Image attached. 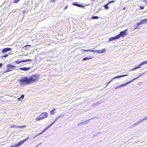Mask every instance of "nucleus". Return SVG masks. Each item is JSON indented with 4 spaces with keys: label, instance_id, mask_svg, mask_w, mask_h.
I'll return each instance as SVG.
<instances>
[{
    "label": "nucleus",
    "instance_id": "obj_44",
    "mask_svg": "<svg viewBox=\"0 0 147 147\" xmlns=\"http://www.w3.org/2000/svg\"><path fill=\"white\" fill-rule=\"evenodd\" d=\"M58 119V118H57L55 120V121Z\"/></svg>",
    "mask_w": 147,
    "mask_h": 147
},
{
    "label": "nucleus",
    "instance_id": "obj_35",
    "mask_svg": "<svg viewBox=\"0 0 147 147\" xmlns=\"http://www.w3.org/2000/svg\"><path fill=\"white\" fill-rule=\"evenodd\" d=\"M142 24V23H141L140 21V22H139L137 23L138 26L140 25V24Z\"/></svg>",
    "mask_w": 147,
    "mask_h": 147
},
{
    "label": "nucleus",
    "instance_id": "obj_46",
    "mask_svg": "<svg viewBox=\"0 0 147 147\" xmlns=\"http://www.w3.org/2000/svg\"><path fill=\"white\" fill-rule=\"evenodd\" d=\"M125 7L123 8V10H125Z\"/></svg>",
    "mask_w": 147,
    "mask_h": 147
},
{
    "label": "nucleus",
    "instance_id": "obj_13",
    "mask_svg": "<svg viewBox=\"0 0 147 147\" xmlns=\"http://www.w3.org/2000/svg\"><path fill=\"white\" fill-rule=\"evenodd\" d=\"M30 67H22L20 68L19 69L24 71H26L30 69Z\"/></svg>",
    "mask_w": 147,
    "mask_h": 147
},
{
    "label": "nucleus",
    "instance_id": "obj_14",
    "mask_svg": "<svg viewBox=\"0 0 147 147\" xmlns=\"http://www.w3.org/2000/svg\"><path fill=\"white\" fill-rule=\"evenodd\" d=\"M98 50H90L89 49L88 50H82V51H91L92 52H95V53H97V51Z\"/></svg>",
    "mask_w": 147,
    "mask_h": 147
},
{
    "label": "nucleus",
    "instance_id": "obj_12",
    "mask_svg": "<svg viewBox=\"0 0 147 147\" xmlns=\"http://www.w3.org/2000/svg\"><path fill=\"white\" fill-rule=\"evenodd\" d=\"M147 119V116L145 117L143 119L140 121H137L136 123L134 124V125L135 126L137 125V124H139L143 120L145 119Z\"/></svg>",
    "mask_w": 147,
    "mask_h": 147
},
{
    "label": "nucleus",
    "instance_id": "obj_25",
    "mask_svg": "<svg viewBox=\"0 0 147 147\" xmlns=\"http://www.w3.org/2000/svg\"><path fill=\"white\" fill-rule=\"evenodd\" d=\"M11 70H12L10 69H9L8 68H7V69L4 71V73H6V72H9V71H11Z\"/></svg>",
    "mask_w": 147,
    "mask_h": 147
},
{
    "label": "nucleus",
    "instance_id": "obj_21",
    "mask_svg": "<svg viewBox=\"0 0 147 147\" xmlns=\"http://www.w3.org/2000/svg\"><path fill=\"white\" fill-rule=\"evenodd\" d=\"M73 4L75 5H76V6H77L78 7H84V5H80V4H78L77 3H74Z\"/></svg>",
    "mask_w": 147,
    "mask_h": 147
},
{
    "label": "nucleus",
    "instance_id": "obj_28",
    "mask_svg": "<svg viewBox=\"0 0 147 147\" xmlns=\"http://www.w3.org/2000/svg\"><path fill=\"white\" fill-rule=\"evenodd\" d=\"M19 1V0H14L13 2V3H17Z\"/></svg>",
    "mask_w": 147,
    "mask_h": 147
},
{
    "label": "nucleus",
    "instance_id": "obj_40",
    "mask_svg": "<svg viewBox=\"0 0 147 147\" xmlns=\"http://www.w3.org/2000/svg\"><path fill=\"white\" fill-rule=\"evenodd\" d=\"M55 121H54V122H53L52 123H51V125H52L53 124L55 123Z\"/></svg>",
    "mask_w": 147,
    "mask_h": 147
},
{
    "label": "nucleus",
    "instance_id": "obj_43",
    "mask_svg": "<svg viewBox=\"0 0 147 147\" xmlns=\"http://www.w3.org/2000/svg\"><path fill=\"white\" fill-rule=\"evenodd\" d=\"M67 6H66V7H65L64 9H67Z\"/></svg>",
    "mask_w": 147,
    "mask_h": 147
},
{
    "label": "nucleus",
    "instance_id": "obj_41",
    "mask_svg": "<svg viewBox=\"0 0 147 147\" xmlns=\"http://www.w3.org/2000/svg\"><path fill=\"white\" fill-rule=\"evenodd\" d=\"M2 63H0V68L2 66Z\"/></svg>",
    "mask_w": 147,
    "mask_h": 147
},
{
    "label": "nucleus",
    "instance_id": "obj_10",
    "mask_svg": "<svg viewBox=\"0 0 147 147\" xmlns=\"http://www.w3.org/2000/svg\"><path fill=\"white\" fill-rule=\"evenodd\" d=\"M7 68H8L9 69H14V68L16 67V66L13 65H7Z\"/></svg>",
    "mask_w": 147,
    "mask_h": 147
},
{
    "label": "nucleus",
    "instance_id": "obj_32",
    "mask_svg": "<svg viewBox=\"0 0 147 147\" xmlns=\"http://www.w3.org/2000/svg\"><path fill=\"white\" fill-rule=\"evenodd\" d=\"M141 66V65H140V64H139V65H138V66H137V67H136V69H138V68H140V66Z\"/></svg>",
    "mask_w": 147,
    "mask_h": 147
},
{
    "label": "nucleus",
    "instance_id": "obj_33",
    "mask_svg": "<svg viewBox=\"0 0 147 147\" xmlns=\"http://www.w3.org/2000/svg\"><path fill=\"white\" fill-rule=\"evenodd\" d=\"M21 99L20 98V97H19V98H17V100H18V101L22 100H21Z\"/></svg>",
    "mask_w": 147,
    "mask_h": 147
},
{
    "label": "nucleus",
    "instance_id": "obj_29",
    "mask_svg": "<svg viewBox=\"0 0 147 147\" xmlns=\"http://www.w3.org/2000/svg\"><path fill=\"white\" fill-rule=\"evenodd\" d=\"M52 126V125H51V124H50V125H48L47 127L46 128L47 129L50 127L51 126Z\"/></svg>",
    "mask_w": 147,
    "mask_h": 147
},
{
    "label": "nucleus",
    "instance_id": "obj_36",
    "mask_svg": "<svg viewBox=\"0 0 147 147\" xmlns=\"http://www.w3.org/2000/svg\"><path fill=\"white\" fill-rule=\"evenodd\" d=\"M136 69H136V67H135V68H133L131 70V71H134V70H136Z\"/></svg>",
    "mask_w": 147,
    "mask_h": 147
},
{
    "label": "nucleus",
    "instance_id": "obj_22",
    "mask_svg": "<svg viewBox=\"0 0 147 147\" xmlns=\"http://www.w3.org/2000/svg\"><path fill=\"white\" fill-rule=\"evenodd\" d=\"M47 129L46 128L43 131H42V132H41L40 133V134H39L37 135L36 136H35L34 137H36L37 136H38V135H41V134H42V133H43L44 132H45V131H46Z\"/></svg>",
    "mask_w": 147,
    "mask_h": 147
},
{
    "label": "nucleus",
    "instance_id": "obj_37",
    "mask_svg": "<svg viewBox=\"0 0 147 147\" xmlns=\"http://www.w3.org/2000/svg\"><path fill=\"white\" fill-rule=\"evenodd\" d=\"M140 9H143L144 8V7L140 6Z\"/></svg>",
    "mask_w": 147,
    "mask_h": 147
},
{
    "label": "nucleus",
    "instance_id": "obj_26",
    "mask_svg": "<svg viewBox=\"0 0 147 147\" xmlns=\"http://www.w3.org/2000/svg\"><path fill=\"white\" fill-rule=\"evenodd\" d=\"M98 17L97 16H94L92 17V19H98Z\"/></svg>",
    "mask_w": 147,
    "mask_h": 147
},
{
    "label": "nucleus",
    "instance_id": "obj_3",
    "mask_svg": "<svg viewBox=\"0 0 147 147\" xmlns=\"http://www.w3.org/2000/svg\"><path fill=\"white\" fill-rule=\"evenodd\" d=\"M29 138V137H28L25 139L21 141L18 144H15L14 145H12L10 147H19L22 144H23L24 142H26Z\"/></svg>",
    "mask_w": 147,
    "mask_h": 147
},
{
    "label": "nucleus",
    "instance_id": "obj_5",
    "mask_svg": "<svg viewBox=\"0 0 147 147\" xmlns=\"http://www.w3.org/2000/svg\"><path fill=\"white\" fill-rule=\"evenodd\" d=\"M28 61H31V60L30 59H28L25 60H17L16 61L14 62L15 64H19L20 63H21L23 62H27Z\"/></svg>",
    "mask_w": 147,
    "mask_h": 147
},
{
    "label": "nucleus",
    "instance_id": "obj_4",
    "mask_svg": "<svg viewBox=\"0 0 147 147\" xmlns=\"http://www.w3.org/2000/svg\"><path fill=\"white\" fill-rule=\"evenodd\" d=\"M127 31V29L125 30L124 31H121L120 32L119 34L117 35L119 36L120 38L121 36L124 37V36H126V34Z\"/></svg>",
    "mask_w": 147,
    "mask_h": 147
},
{
    "label": "nucleus",
    "instance_id": "obj_24",
    "mask_svg": "<svg viewBox=\"0 0 147 147\" xmlns=\"http://www.w3.org/2000/svg\"><path fill=\"white\" fill-rule=\"evenodd\" d=\"M89 120H87L85 121H84L82 123H81L80 124H87L88 123V121Z\"/></svg>",
    "mask_w": 147,
    "mask_h": 147
},
{
    "label": "nucleus",
    "instance_id": "obj_16",
    "mask_svg": "<svg viewBox=\"0 0 147 147\" xmlns=\"http://www.w3.org/2000/svg\"><path fill=\"white\" fill-rule=\"evenodd\" d=\"M43 118L42 117H41V116L40 115V116L37 117L36 118V120L37 121H40V120H41L43 119Z\"/></svg>",
    "mask_w": 147,
    "mask_h": 147
},
{
    "label": "nucleus",
    "instance_id": "obj_42",
    "mask_svg": "<svg viewBox=\"0 0 147 147\" xmlns=\"http://www.w3.org/2000/svg\"><path fill=\"white\" fill-rule=\"evenodd\" d=\"M42 144V143H39V144H38L37 145V146H39V145H40V144Z\"/></svg>",
    "mask_w": 147,
    "mask_h": 147
},
{
    "label": "nucleus",
    "instance_id": "obj_30",
    "mask_svg": "<svg viewBox=\"0 0 147 147\" xmlns=\"http://www.w3.org/2000/svg\"><path fill=\"white\" fill-rule=\"evenodd\" d=\"M16 125H12L11 126V127L12 128H14L15 127H16Z\"/></svg>",
    "mask_w": 147,
    "mask_h": 147
},
{
    "label": "nucleus",
    "instance_id": "obj_2",
    "mask_svg": "<svg viewBox=\"0 0 147 147\" xmlns=\"http://www.w3.org/2000/svg\"><path fill=\"white\" fill-rule=\"evenodd\" d=\"M144 73L141 74H140V75H139L136 78H134L132 80H131V81H129V82H127V83H125V84H122V85H119V86H118L117 87H116L115 88V89H117L118 88H121V87H124L125 86L127 85V84H129V83L131 82H132V81H134V80H135L137 79H138V78H139L140 76H142L143 75H144Z\"/></svg>",
    "mask_w": 147,
    "mask_h": 147
},
{
    "label": "nucleus",
    "instance_id": "obj_45",
    "mask_svg": "<svg viewBox=\"0 0 147 147\" xmlns=\"http://www.w3.org/2000/svg\"><path fill=\"white\" fill-rule=\"evenodd\" d=\"M61 117V116L60 115H59L57 118H58V119L59 118V117Z\"/></svg>",
    "mask_w": 147,
    "mask_h": 147
},
{
    "label": "nucleus",
    "instance_id": "obj_8",
    "mask_svg": "<svg viewBox=\"0 0 147 147\" xmlns=\"http://www.w3.org/2000/svg\"><path fill=\"white\" fill-rule=\"evenodd\" d=\"M120 38L119 36V35H116L114 37H111L109 38V41L110 42L111 41L113 40H115L116 39H118Z\"/></svg>",
    "mask_w": 147,
    "mask_h": 147
},
{
    "label": "nucleus",
    "instance_id": "obj_27",
    "mask_svg": "<svg viewBox=\"0 0 147 147\" xmlns=\"http://www.w3.org/2000/svg\"><path fill=\"white\" fill-rule=\"evenodd\" d=\"M104 7L106 9H108V4L105 5Z\"/></svg>",
    "mask_w": 147,
    "mask_h": 147
},
{
    "label": "nucleus",
    "instance_id": "obj_18",
    "mask_svg": "<svg viewBox=\"0 0 147 147\" xmlns=\"http://www.w3.org/2000/svg\"><path fill=\"white\" fill-rule=\"evenodd\" d=\"M142 24L146 23L147 22V19L142 20L140 21Z\"/></svg>",
    "mask_w": 147,
    "mask_h": 147
},
{
    "label": "nucleus",
    "instance_id": "obj_47",
    "mask_svg": "<svg viewBox=\"0 0 147 147\" xmlns=\"http://www.w3.org/2000/svg\"><path fill=\"white\" fill-rule=\"evenodd\" d=\"M111 3V2H109V3Z\"/></svg>",
    "mask_w": 147,
    "mask_h": 147
},
{
    "label": "nucleus",
    "instance_id": "obj_15",
    "mask_svg": "<svg viewBox=\"0 0 147 147\" xmlns=\"http://www.w3.org/2000/svg\"><path fill=\"white\" fill-rule=\"evenodd\" d=\"M106 51V50L105 49H103L101 51H97V53H105Z\"/></svg>",
    "mask_w": 147,
    "mask_h": 147
},
{
    "label": "nucleus",
    "instance_id": "obj_9",
    "mask_svg": "<svg viewBox=\"0 0 147 147\" xmlns=\"http://www.w3.org/2000/svg\"><path fill=\"white\" fill-rule=\"evenodd\" d=\"M11 50V49L9 48H4L2 51V52L3 53H6L7 51H10Z\"/></svg>",
    "mask_w": 147,
    "mask_h": 147
},
{
    "label": "nucleus",
    "instance_id": "obj_11",
    "mask_svg": "<svg viewBox=\"0 0 147 147\" xmlns=\"http://www.w3.org/2000/svg\"><path fill=\"white\" fill-rule=\"evenodd\" d=\"M104 101H99L97 102H95V103H94L92 105L94 107H96L97 106V105L100 104L101 103H102V102H103Z\"/></svg>",
    "mask_w": 147,
    "mask_h": 147
},
{
    "label": "nucleus",
    "instance_id": "obj_31",
    "mask_svg": "<svg viewBox=\"0 0 147 147\" xmlns=\"http://www.w3.org/2000/svg\"><path fill=\"white\" fill-rule=\"evenodd\" d=\"M8 55L7 54H6V55H4V56H3L2 57H4L5 58V57H8Z\"/></svg>",
    "mask_w": 147,
    "mask_h": 147
},
{
    "label": "nucleus",
    "instance_id": "obj_7",
    "mask_svg": "<svg viewBox=\"0 0 147 147\" xmlns=\"http://www.w3.org/2000/svg\"><path fill=\"white\" fill-rule=\"evenodd\" d=\"M48 113L46 112H42L41 113L40 115L41 117L43 118V119L47 117Z\"/></svg>",
    "mask_w": 147,
    "mask_h": 147
},
{
    "label": "nucleus",
    "instance_id": "obj_20",
    "mask_svg": "<svg viewBox=\"0 0 147 147\" xmlns=\"http://www.w3.org/2000/svg\"><path fill=\"white\" fill-rule=\"evenodd\" d=\"M56 109L55 108L53 109L52 111H51L50 112V114L51 115H54V113H55V111Z\"/></svg>",
    "mask_w": 147,
    "mask_h": 147
},
{
    "label": "nucleus",
    "instance_id": "obj_23",
    "mask_svg": "<svg viewBox=\"0 0 147 147\" xmlns=\"http://www.w3.org/2000/svg\"><path fill=\"white\" fill-rule=\"evenodd\" d=\"M147 63V61H144L142 62L140 64V65H142L144 64Z\"/></svg>",
    "mask_w": 147,
    "mask_h": 147
},
{
    "label": "nucleus",
    "instance_id": "obj_39",
    "mask_svg": "<svg viewBox=\"0 0 147 147\" xmlns=\"http://www.w3.org/2000/svg\"><path fill=\"white\" fill-rule=\"evenodd\" d=\"M30 46V45H27L25 47H29Z\"/></svg>",
    "mask_w": 147,
    "mask_h": 147
},
{
    "label": "nucleus",
    "instance_id": "obj_17",
    "mask_svg": "<svg viewBox=\"0 0 147 147\" xmlns=\"http://www.w3.org/2000/svg\"><path fill=\"white\" fill-rule=\"evenodd\" d=\"M92 58L90 56L88 57H85L83 59V61H85L86 60H89L91 59H92Z\"/></svg>",
    "mask_w": 147,
    "mask_h": 147
},
{
    "label": "nucleus",
    "instance_id": "obj_34",
    "mask_svg": "<svg viewBox=\"0 0 147 147\" xmlns=\"http://www.w3.org/2000/svg\"><path fill=\"white\" fill-rule=\"evenodd\" d=\"M24 97V95H22L20 97L21 99H23Z\"/></svg>",
    "mask_w": 147,
    "mask_h": 147
},
{
    "label": "nucleus",
    "instance_id": "obj_19",
    "mask_svg": "<svg viewBox=\"0 0 147 147\" xmlns=\"http://www.w3.org/2000/svg\"><path fill=\"white\" fill-rule=\"evenodd\" d=\"M26 127V125H16V128H22L23 127Z\"/></svg>",
    "mask_w": 147,
    "mask_h": 147
},
{
    "label": "nucleus",
    "instance_id": "obj_6",
    "mask_svg": "<svg viewBox=\"0 0 147 147\" xmlns=\"http://www.w3.org/2000/svg\"><path fill=\"white\" fill-rule=\"evenodd\" d=\"M128 75H121L117 76L116 77H114L109 82H108L107 84V85H108V84H109L110 82H111L112 81V80H113L114 79L117 78H120L121 77H124V76H127Z\"/></svg>",
    "mask_w": 147,
    "mask_h": 147
},
{
    "label": "nucleus",
    "instance_id": "obj_38",
    "mask_svg": "<svg viewBox=\"0 0 147 147\" xmlns=\"http://www.w3.org/2000/svg\"><path fill=\"white\" fill-rule=\"evenodd\" d=\"M55 0H51V2H55Z\"/></svg>",
    "mask_w": 147,
    "mask_h": 147
},
{
    "label": "nucleus",
    "instance_id": "obj_1",
    "mask_svg": "<svg viewBox=\"0 0 147 147\" xmlns=\"http://www.w3.org/2000/svg\"><path fill=\"white\" fill-rule=\"evenodd\" d=\"M39 76L37 75H31L29 78L25 76L19 80L20 84L22 85H28L34 81L38 80Z\"/></svg>",
    "mask_w": 147,
    "mask_h": 147
}]
</instances>
